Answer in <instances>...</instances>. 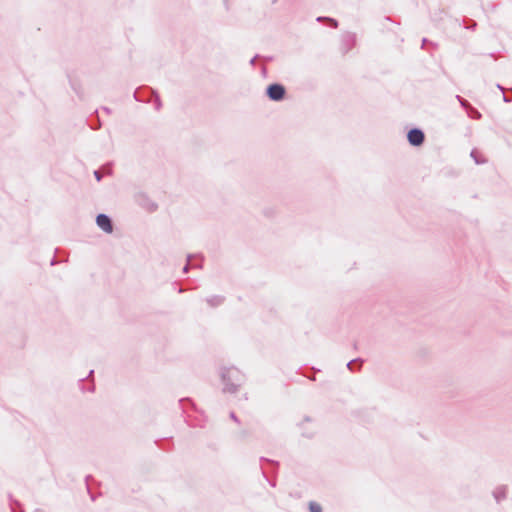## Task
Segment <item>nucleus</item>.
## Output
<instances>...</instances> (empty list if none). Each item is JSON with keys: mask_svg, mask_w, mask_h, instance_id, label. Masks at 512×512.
Segmentation results:
<instances>
[{"mask_svg": "<svg viewBox=\"0 0 512 512\" xmlns=\"http://www.w3.org/2000/svg\"><path fill=\"white\" fill-rule=\"evenodd\" d=\"M456 98L463 109L467 110L471 107V103L465 98L461 97L460 95H457Z\"/></svg>", "mask_w": 512, "mask_h": 512, "instance_id": "obj_15", "label": "nucleus"}, {"mask_svg": "<svg viewBox=\"0 0 512 512\" xmlns=\"http://www.w3.org/2000/svg\"><path fill=\"white\" fill-rule=\"evenodd\" d=\"M466 112L468 116L473 119H480L482 117V114L472 105L466 110Z\"/></svg>", "mask_w": 512, "mask_h": 512, "instance_id": "obj_14", "label": "nucleus"}, {"mask_svg": "<svg viewBox=\"0 0 512 512\" xmlns=\"http://www.w3.org/2000/svg\"><path fill=\"white\" fill-rule=\"evenodd\" d=\"M260 72H261V75H262L264 78H267V77H268V69H267V67H261Z\"/></svg>", "mask_w": 512, "mask_h": 512, "instance_id": "obj_17", "label": "nucleus"}, {"mask_svg": "<svg viewBox=\"0 0 512 512\" xmlns=\"http://www.w3.org/2000/svg\"><path fill=\"white\" fill-rule=\"evenodd\" d=\"M309 512H323L322 506L316 501H310L308 503Z\"/></svg>", "mask_w": 512, "mask_h": 512, "instance_id": "obj_13", "label": "nucleus"}, {"mask_svg": "<svg viewBox=\"0 0 512 512\" xmlns=\"http://www.w3.org/2000/svg\"><path fill=\"white\" fill-rule=\"evenodd\" d=\"M437 47H438V44L436 42H433L426 37L422 38L421 49H425L431 53L432 50L437 49Z\"/></svg>", "mask_w": 512, "mask_h": 512, "instance_id": "obj_8", "label": "nucleus"}, {"mask_svg": "<svg viewBox=\"0 0 512 512\" xmlns=\"http://www.w3.org/2000/svg\"><path fill=\"white\" fill-rule=\"evenodd\" d=\"M265 96L273 102H281L287 98V89L280 82H272L265 89Z\"/></svg>", "mask_w": 512, "mask_h": 512, "instance_id": "obj_2", "label": "nucleus"}, {"mask_svg": "<svg viewBox=\"0 0 512 512\" xmlns=\"http://www.w3.org/2000/svg\"><path fill=\"white\" fill-rule=\"evenodd\" d=\"M406 138L410 146L421 147L426 139L423 129L420 127H411L407 130Z\"/></svg>", "mask_w": 512, "mask_h": 512, "instance_id": "obj_3", "label": "nucleus"}, {"mask_svg": "<svg viewBox=\"0 0 512 512\" xmlns=\"http://www.w3.org/2000/svg\"><path fill=\"white\" fill-rule=\"evenodd\" d=\"M312 422H313V419L310 416L306 415V416H304L303 420L297 424V426L301 430V435L303 437H306L309 439L313 438L315 431L307 429V427H305V424L312 423Z\"/></svg>", "mask_w": 512, "mask_h": 512, "instance_id": "obj_6", "label": "nucleus"}, {"mask_svg": "<svg viewBox=\"0 0 512 512\" xmlns=\"http://www.w3.org/2000/svg\"><path fill=\"white\" fill-rule=\"evenodd\" d=\"M462 25L467 30L475 31L477 29L478 23L471 18L464 17L462 19Z\"/></svg>", "mask_w": 512, "mask_h": 512, "instance_id": "obj_10", "label": "nucleus"}, {"mask_svg": "<svg viewBox=\"0 0 512 512\" xmlns=\"http://www.w3.org/2000/svg\"><path fill=\"white\" fill-rule=\"evenodd\" d=\"M96 223L106 233H112L113 226L111 220L105 214H99L96 218Z\"/></svg>", "mask_w": 512, "mask_h": 512, "instance_id": "obj_5", "label": "nucleus"}, {"mask_svg": "<svg viewBox=\"0 0 512 512\" xmlns=\"http://www.w3.org/2000/svg\"><path fill=\"white\" fill-rule=\"evenodd\" d=\"M357 44V36L356 33L353 32H345L341 36V46L340 51L343 55L347 54L350 50H352Z\"/></svg>", "mask_w": 512, "mask_h": 512, "instance_id": "obj_4", "label": "nucleus"}, {"mask_svg": "<svg viewBox=\"0 0 512 512\" xmlns=\"http://www.w3.org/2000/svg\"><path fill=\"white\" fill-rule=\"evenodd\" d=\"M503 100H504L506 103L510 102V100L508 99V97H506L505 95L503 96Z\"/></svg>", "mask_w": 512, "mask_h": 512, "instance_id": "obj_20", "label": "nucleus"}, {"mask_svg": "<svg viewBox=\"0 0 512 512\" xmlns=\"http://www.w3.org/2000/svg\"><path fill=\"white\" fill-rule=\"evenodd\" d=\"M278 0H272V4H275Z\"/></svg>", "mask_w": 512, "mask_h": 512, "instance_id": "obj_21", "label": "nucleus"}, {"mask_svg": "<svg viewBox=\"0 0 512 512\" xmlns=\"http://www.w3.org/2000/svg\"><path fill=\"white\" fill-rule=\"evenodd\" d=\"M258 460L260 462L259 468L263 477L271 487L275 488L277 486L278 473L280 468L279 461L263 456L259 457Z\"/></svg>", "mask_w": 512, "mask_h": 512, "instance_id": "obj_1", "label": "nucleus"}, {"mask_svg": "<svg viewBox=\"0 0 512 512\" xmlns=\"http://www.w3.org/2000/svg\"><path fill=\"white\" fill-rule=\"evenodd\" d=\"M364 362L363 358L361 357H357V358H354L352 360H350L347 364H346V367L349 371L351 372H356L357 369L354 368V364L355 363H360L362 364Z\"/></svg>", "mask_w": 512, "mask_h": 512, "instance_id": "obj_12", "label": "nucleus"}, {"mask_svg": "<svg viewBox=\"0 0 512 512\" xmlns=\"http://www.w3.org/2000/svg\"><path fill=\"white\" fill-rule=\"evenodd\" d=\"M470 156L473 158L477 165L486 163V158L476 149L473 148L470 152Z\"/></svg>", "mask_w": 512, "mask_h": 512, "instance_id": "obj_9", "label": "nucleus"}, {"mask_svg": "<svg viewBox=\"0 0 512 512\" xmlns=\"http://www.w3.org/2000/svg\"><path fill=\"white\" fill-rule=\"evenodd\" d=\"M262 213L267 218H273L276 215V210L273 207H267L263 209Z\"/></svg>", "mask_w": 512, "mask_h": 512, "instance_id": "obj_16", "label": "nucleus"}, {"mask_svg": "<svg viewBox=\"0 0 512 512\" xmlns=\"http://www.w3.org/2000/svg\"><path fill=\"white\" fill-rule=\"evenodd\" d=\"M316 20L318 22L328 21V22H330V26L332 28H337L339 26V21L337 19L329 17V16H319V17H317Z\"/></svg>", "mask_w": 512, "mask_h": 512, "instance_id": "obj_11", "label": "nucleus"}, {"mask_svg": "<svg viewBox=\"0 0 512 512\" xmlns=\"http://www.w3.org/2000/svg\"><path fill=\"white\" fill-rule=\"evenodd\" d=\"M385 20L391 21V22H394V23H397V24H400L399 21H396V20L392 19L391 16H385Z\"/></svg>", "mask_w": 512, "mask_h": 512, "instance_id": "obj_19", "label": "nucleus"}, {"mask_svg": "<svg viewBox=\"0 0 512 512\" xmlns=\"http://www.w3.org/2000/svg\"><path fill=\"white\" fill-rule=\"evenodd\" d=\"M305 377H307L309 380L311 381H316V376L315 375H308V374H303Z\"/></svg>", "mask_w": 512, "mask_h": 512, "instance_id": "obj_18", "label": "nucleus"}, {"mask_svg": "<svg viewBox=\"0 0 512 512\" xmlns=\"http://www.w3.org/2000/svg\"><path fill=\"white\" fill-rule=\"evenodd\" d=\"M508 495V486L507 485H499L497 486L493 492L492 496L495 499L496 503H500L501 501L505 500Z\"/></svg>", "mask_w": 512, "mask_h": 512, "instance_id": "obj_7", "label": "nucleus"}]
</instances>
